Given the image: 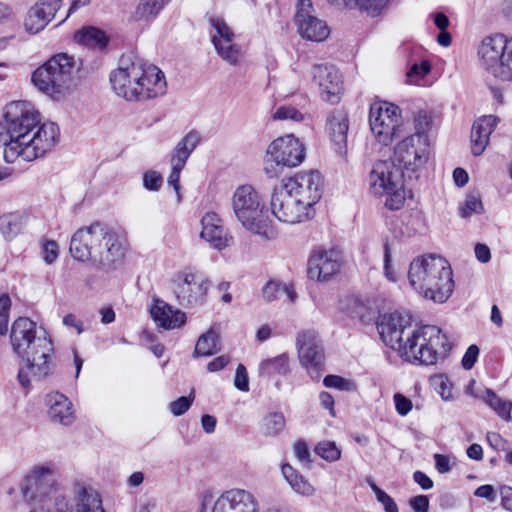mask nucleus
Listing matches in <instances>:
<instances>
[{"instance_id": "f257e3e1", "label": "nucleus", "mask_w": 512, "mask_h": 512, "mask_svg": "<svg viewBox=\"0 0 512 512\" xmlns=\"http://www.w3.org/2000/svg\"><path fill=\"white\" fill-rule=\"evenodd\" d=\"M59 127L54 122L41 123V115L27 101H13L6 105L0 122V147L7 163L19 157L33 161L44 156L58 142Z\"/></svg>"}, {"instance_id": "f03ea898", "label": "nucleus", "mask_w": 512, "mask_h": 512, "mask_svg": "<svg viewBox=\"0 0 512 512\" xmlns=\"http://www.w3.org/2000/svg\"><path fill=\"white\" fill-rule=\"evenodd\" d=\"M377 330L386 346L397 350L411 363L435 364L451 349L447 335L440 328L433 325L415 328L411 317L399 312L381 315Z\"/></svg>"}, {"instance_id": "7ed1b4c3", "label": "nucleus", "mask_w": 512, "mask_h": 512, "mask_svg": "<svg viewBox=\"0 0 512 512\" xmlns=\"http://www.w3.org/2000/svg\"><path fill=\"white\" fill-rule=\"evenodd\" d=\"M10 343L13 352L25 362L18 372L19 383L24 388L31 385V377L42 380L53 368V343L46 331L27 317L17 318L11 327Z\"/></svg>"}, {"instance_id": "20e7f679", "label": "nucleus", "mask_w": 512, "mask_h": 512, "mask_svg": "<svg viewBox=\"0 0 512 512\" xmlns=\"http://www.w3.org/2000/svg\"><path fill=\"white\" fill-rule=\"evenodd\" d=\"M125 243V238L113 227L95 222L73 234L69 250L75 260H90L98 269L108 272L122 262Z\"/></svg>"}, {"instance_id": "39448f33", "label": "nucleus", "mask_w": 512, "mask_h": 512, "mask_svg": "<svg viewBox=\"0 0 512 512\" xmlns=\"http://www.w3.org/2000/svg\"><path fill=\"white\" fill-rule=\"evenodd\" d=\"M113 91L127 101H146L166 91L164 73L134 53L122 55L117 69L110 73Z\"/></svg>"}, {"instance_id": "423d86ee", "label": "nucleus", "mask_w": 512, "mask_h": 512, "mask_svg": "<svg viewBox=\"0 0 512 512\" xmlns=\"http://www.w3.org/2000/svg\"><path fill=\"white\" fill-rule=\"evenodd\" d=\"M21 491L32 505L29 512H75L73 503L57 482L56 471L50 466L33 467L23 480Z\"/></svg>"}, {"instance_id": "0eeeda50", "label": "nucleus", "mask_w": 512, "mask_h": 512, "mask_svg": "<svg viewBox=\"0 0 512 512\" xmlns=\"http://www.w3.org/2000/svg\"><path fill=\"white\" fill-rule=\"evenodd\" d=\"M370 190L375 196H386L384 205L390 210L400 209L405 202L404 172L395 161H377L369 175Z\"/></svg>"}, {"instance_id": "6e6552de", "label": "nucleus", "mask_w": 512, "mask_h": 512, "mask_svg": "<svg viewBox=\"0 0 512 512\" xmlns=\"http://www.w3.org/2000/svg\"><path fill=\"white\" fill-rule=\"evenodd\" d=\"M75 67L74 57L56 54L33 72L32 82L47 95L61 94L68 88Z\"/></svg>"}, {"instance_id": "1a4fd4ad", "label": "nucleus", "mask_w": 512, "mask_h": 512, "mask_svg": "<svg viewBox=\"0 0 512 512\" xmlns=\"http://www.w3.org/2000/svg\"><path fill=\"white\" fill-rule=\"evenodd\" d=\"M232 207L236 218L247 230L260 235L266 233L269 220L260 196L252 186L242 185L235 190Z\"/></svg>"}, {"instance_id": "9d476101", "label": "nucleus", "mask_w": 512, "mask_h": 512, "mask_svg": "<svg viewBox=\"0 0 512 512\" xmlns=\"http://www.w3.org/2000/svg\"><path fill=\"white\" fill-rule=\"evenodd\" d=\"M305 159L303 144L293 135L279 137L272 141L264 157V172L269 178L279 177L285 167L300 165Z\"/></svg>"}, {"instance_id": "9b49d317", "label": "nucleus", "mask_w": 512, "mask_h": 512, "mask_svg": "<svg viewBox=\"0 0 512 512\" xmlns=\"http://www.w3.org/2000/svg\"><path fill=\"white\" fill-rule=\"evenodd\" d=\"M210 285L208 278L190 268L177 272L170 280L176 301L183 307L202 305L206 301Z\"/></svg>"}, {"instance_id": "f8f14e48", "label": "nucleus", "mask_w": 512, "mask_h": 512, "mask_svg": "<svg viewBox=\"0 0 512 512\" xmlns=\"http://www.w3.org/2000/svg\"><path fill=\"white\" fill-rule=\"evenodd\" d=\"M369 123L378 142L386 146L402 132L401 110L388 102L374 104L370 108Z\"/></svg>"}, {"instance_id": "ddd939ff", "label": "nucleus", "mask_w": 512, "mask_h": 512, "mask_svg": "<svg viewBox=\"0 0 512 512\" xmlns=\"http://www.w3.org/2000/svg\"><path fill=\"white\" fill-rule=\"evenodd\" d=\"M429 156L428 136L410 135L397 144L391 160L395 161L403 172L415 173L424 167Z\"/></svg>"}, {"instance_id": "4468645a", "label": "nucleus", "mask_w": 512, "mask_h": 512, "mask_svg": "<svg viewBox=\"0 0 512 512\" xmlns=\"http://www.w3.org/2000/svg\"><path fill=\"white\" fill-rule=\"evenodd\" d=\"M272 214L281 222L296 224L313 217L314 211L305 207L303 202L282 184L275 187L270 200Z\"/></svg>"}, {"instance_id": "2eb2a0df", "label": "nucleus", "mask_w": 512, "mask_h": 512, "mask_svg": "<svg viewBox=\"0 0 512 512\" xmlns=\"http://www.w3.org/2000/svg\"><path fill=\"white\" fill-rule=\"evenodd\" d=\"M296 347L301 365L312 380L318 381L324 372V348L321 339L313 330L297 335Z\"/></svg>"}, {"instance_id": "dca6fc26", "label": "nucleus", "mask_w": 512, "mask_h": 512, "mask_svg": "<svg viewBox=\"0 0 512 512\" xmlns=\"http://www.w3.org/2000/svg\"><path fill=\"white\" fill-rule=\"evenodd\" d=\"M430 269L432 274L427 280V285L417 293L435 303H444L451 296L454 289L452 269L441 257L432 263Z\"/></svg>"}, {"instance_id": "f3484780", "label": "nucleus", "mask_w": 512, "mask_h": 512, "mask_svg": "<svg viewBox=\"0 0 512 512\" xmlns=\"http://www.w3.org/2000/svg\"><path fill=\"white\" fill-rule=\"evenodd\" d=\"M281 184L301 200L309 210H313V206L322 197L323 180L318 171L298 174Z\"/></svg>"}, {"instance_id": "a211bd4d", "label": "nucleus", "mask_w": 512, "mask_h": 512, "mask_svg": "<svg viewBox=\"0 0 512 512\" xmlns=\"http://www.w3.org/2000/svg\"><path fill=\"white\" fill-rule=\"evenodd\" d=\"M342 266L341 252L336 249L314 252L308 261V276L318 281H328Z\"/></svg>"}, {"instance_id": "6ab92c4d", "label": "nucleus", "mask_w": 512, "mask_h": 512, "mask_svg": "<svg viewBox=\"0 0 512 512\" xmlns=\"http://www.w3.org/2000/svg\"><path fill=\"white\" fill-rule=\"evenodd\" d=\"M314 82L319 86L322 98L332 104L337 103L343 90V82L338 69L332 64H316L312 68Z\"/></svg>"}, {"instance_id": "aec40b11", "label": "nucleus", "mask_w": 512, "mask_h": 512, "mask_svg": "<svg viewBox=\"0 0 512 512\" xmlns=\"http://www.w3.org/2000/svg\"><path fill=\"white\" fill-rule=\"evenodd\" d=\"M509 39L503 34L486 36L478 48L480 65L494 77Z\"/></svg>"}, {"instance_id": "412c9836", "label": "nucleus", "mask_w": 512, "mask_h": 512, "mask_svg": "<svg viewBox=\"0 0 512 512\" xmlns=\"http://www.w3.org/2000/svg\"><path fill=\"white\" fill-rule=\"evenodd\" d=\"M212 512H259V509L257 500L250 492L233 489L216 500Z\"/></svg>"}, {"instance_id": "4be33fe9", "label": "nucleus", "mask_w": 512, "mask_h": 512, "mask_svg": "<svg viewBox=\"0 0 512 512\" xmlns=\"http://www.w3.org/2000/svg\"><path fill=\"white\" fill-rule=\"evenodd\" d=\"M202 230L200 237L211 247L223 250L230 246L232 236L222 225V220L215 212H207L201 219Z\"/></svg>"}, {"instance_id": "5701e85b", "label": "nucleus", "mask_w": 512, "mask_h": 512, "mask_svg": "<svg viewBox=\"0 0 512 512\" xmlns=\"http://www.w3.org/2000/svg\"><path fill=\"white\" fill-rule=\"evenodd\" d=\"M62 0H40L28 11L25 18L26 31L36 34L43 30L61 7Z\"/></svg>"}, {"instance_id": "b1692460", "label": "nucleus", "mask_w": 512, "mask_h": 512, "mask_svg": "<svg viewBox=\"0 0 512 512\" xmlns=\"http://www.w3.org/2000/svg\"><path fill=\"white\" fill-rule=\"evenodd\" d=\"M150 314L155 323L165 330L180 328L187 320L185 312L179 309H174L164 300L158 298L153 299Z\"/></svg>"}, {"instance_id": "393cba45", "label": "nucleus", "mask_w": 512, "mask_h": 512, "mask_svg": "<svg viewBox=\"0 0 512 512\" xmlns=\"http://www.w3.org/2000/svg\"><path fill=\"white\" fill-rule=\"evenodd\" d=\"M326 129L335 152L345 157L347 154V138L349 129L348 116L342 111H335L327 118Z\"/></svg>"}, {"instance_id": "a878e982", "label": "nucleus", "mask_w": 512, "mask_h": 512, "mask_svg": "<svg viewBox=\"0 0 512 512\" xmlns=\"http://www.w3.org/2000/svg\"><path fill=\"white\" fill-rule=\"evenodd\" d=\"M498 122L499 118L494 115H484L474 122L471 130V152L474 156L485 151Z\"/></svg>"}, {"instance_id": "bb28decb", "label": "nucleus", "mask_w": 512, "mask_h": 512, "mask_svg": "<svg viewBox=\"0 0 512 512\" xmlns=\"http://www.w3.org/2000/svg\"><path fill=\"white\" fill-rule=\"evenodd\" d=\"M48 404L50 406L48 414L54 422L68 426L75 421L73 404L64 394L49 395Z\"/></svg>"}, {"instance_id": "cd10ccee", "label": "nucleus", "mask_w": 512, "mask_h": 512, "mask_svg": "<svg viewBox=\"0 0 512 512\" xmlns=\"http://www.w3.org/2000/svg\"><path fill=\"white\" fill-rule=\"evenodd\" d=\"M440 257H435L433 255H429L427 257H417L410 263L409 271H408V279L411 287L418 292L419 290H423L425 285H427V280L431 276L432 263L436 262V259Z\"/></svg>"}, {"instance_id": "c85d7f7f", "label": "nucleus", "mask_w": 512, "mask_h": 512, "mask_svg": "<svg viewBox=\"0 0 512 512\" xmlns=\"http://www.w3.org/2000/svg\"><path fill=\"white\" fill-rule=\"evenodd\" d=\"M201 141V136L196 130L189 131L175 146L171 155V166L183 168Z\"/></svg>"}, {"instance_id": "c756f323", "label": "nucleus", "mask_w": 512, "mask_h": 512, "mask_svg": "<svg viewBox=\"0 0 512 512\" xmlns=\"http://www.w3.org/2000/svg\"><path fill=\"white\" fill-rule=\"evenodd\" d=\"M300 35L310 41L320 42L329 35V28L325 22L311 15L295 23Z\"/></svg>"}, {"instance_id": "7c9ffc66", "label": "nucleus", "mask_w": 512, "mask_h": 512, "mask_svg": "<svg viewBox=\"0 0 512 512\" xmlns=\"http://www.w3.org/2000/svg\"><path fill=\"white\" fill-rule=\"evenodd\" d=\"M74 39L81 45L93 49H104L108 44L105 32L94 26H86L75 33Z\"/></svg>"}, {"instance_id": "2f4dec72", "label": "nucleus", "mask_w": 512, "mask_h": 512, "mask_svg": "<svg viewBox=\"0 0 512 512\" xmlns=\"http://www.w3.org/2000/svg\"><path fill=\"white\" fill-rule=\"evenodd\" d=\"M390 0H331L333 5L349 9L357 8L371 17L379 16Z\"/></svg>"}, {"instance_id": "473e14b6", "label": "nucleus", "mask_w": 512, "mask_h": 512, "mask_svg": "<svg viewBox=\"0 0 512 512\" xmlns=\"http://www.w3.org/2000/svg\"><path fill=\"white\" fill-rule=\"evenodd\" d=\"M281 471L295 493L305 497L314 495L315 488L313 485L290 464L282 465Z\"/></svg>"}, {"instance_id": "72a5a7b5", "label": "nucleus", "mask_w": 512, "mask_h": 512, "mask_svg": "<svg viewBox=\"0 0 512 512\" xmlns=\"http://www.w3.org/2000/svg\"><path fill=\"white\" fill-rule=\"evenodd\" d=\"M219 341V333L212 328L209 329L198 338L193 352V357H209L218 353L221 350Z\"/></svg>"}, {"instance_id": "f704fd0d", "label": "nucleus", "mask_w": 512, "mask_h": 512, "mask_svg": "<svg viewBox=\"0 0 512 512\" xmlns=\"http://www.w3.org/2000/svg\"><path fill=\"white\" fill-rule=\"evenodd\" d=\"M259 375L270 378L274 375L285 376L289 373V357L283 353L273 358H268L259 364Z\"/></svg>"}, {"instance_id": "c9c22d12", "label": "nucleus", "mask_w": 512, "mask_h": 512, "mask_svg": "<svg viewBox=\"0 0 512 512\" xmlns=\"http://www.w3.org/2000/svg\"><path fill=\"white\" fill-rule=\"evenodd\" d=\"M495 413L504 421L510 422L512 420V402L501 399L496 393L486 388L484 395H478Z\"/></svg>"}, {"instance_id": "e433bc0d", "label": "nucleus", "mask_w": 512, "mask_h": 512, "mask_svg": "<svg viewBox=\"0 0 512 512\" xmlns=\"http://www.w3.org/2000/svg\"><path fill=\"white\" fill-rule=\"evenodd\" d=\"M77 497V511L75 512H105L101 497L96 491L81 487Z\"/></svg>"}, {"instance_id": "4c0bfd02", "label": "nucleus", "mask_w": 512, "mask_h": 512, "mask_svg": "<svg viewBox=\"0 0 512 512\" xmlns=\"http://www.w3.org/2000/svg\"><path fill=\"white\" fill-rule=\"evenodd\" d=\"M212 43L218 55L230 65L236 66L239 64L242 57V51L239 45L234 44L233 41H218L216 36H212Z\"/></svg>"}, {"instance_id": "58836bf2", "label": "nucleus", "mask_w": 512, "mask_h": 512, "mask_svg": "<svg viewBox=\"0 0 512 512\" xmlns=\"http://www.w3.org/2000/svg\"><path fill=\"white\" fill-rule=\"evenodd\" d=\"M285 417L281 412H270L261 422V431L266 436H276L285 428Z\"/></svg>"}, {"instance_id": "ea45409f", "label": "nucleus", "mask_w": 512, "mask_h": 512, "mask_svg": "<svg viewBox=\"0 0 512 512\" xmlns=\"http://www.w3.org/2000/svg\"><path fill=\"white\" fill-rule=\"evenodd\" d=\"M169 0H141L136 7L134 17L136 20L155 17Z\"/></svg>"}, {"instance_id": "a19ab883", "label": "nucleus", "mask_w": 512, "mask_h": 512, "mask_svg": "<svg viewBox=\"0 0 512 512\" xmlns=\"http://www.w3.org/2000/svg\"><path fill=\"white\" fill-rule=\"evenodd\" d=\"M22 216L7 214L0 217V232L6 239L15 237L22 229Z\"/></svg>"}, {"instance_id": "79ce46f5", "label": "nucleus", "mask_w": 512, "mask_h": 512, "mask_svg": "<svg viewBox=\"0 0 512 512\" xmlns=\"http://www.w3.org/2000/svg\"><path fill=\"white\" fill-rule=\"evenodd\" d=\"M495 77L502 81H512V38L507 42Z\"/></svg>"}, {"instance_id": "37998d69", "label": "nucleus", "mask_w": 512, "mask_h": 512, "mask_svg": "<svg viewBox=\"0 0 512 512\" xmlns=\"http://www.w3.org/2000/svg\"><path fill=\"white\" fill-rule=\"evenodd\" d=\"M315 452L324 460L329 462H334L338 460L341 456L340 449L336 446L334 442L331 441H323L317 444L315 447Z\"/></svg>"}, {"instance_id": "c03bdc74", "label": "nucleus", "mask_w": 512, "mask_h": 512, "mask_svg": "<svg viewBox=\"0 0 512 512\" xmlns=\"http://www.w3.org/2000/svg\"><path fill=\"white\" fill-rule=\"evenodd\" d=\"M483 211L484 207L480 197L475 194H468L464 206L460 209V215L466 218L474 213L481 214Z\"/></svg>"}, {"instance_id": "a18cd8bd", "label": "nucleus", "mask_w": 512, "mask_h": 512, "mask_svg": "<svg viewBox=\"0 0 512 512\" xmlns=\"http://www.w3.org/2000/svg\"><path fill=\"white\" fill-rule=\"evenodd\" d=\"M212 27L216 30L218 41H233L234 33L226 22L219 17L210 18Z\"/></svg>"}, {"instance_id": "49530a36", "label": "nucleus", "mask_w": 512, "mask_h": 512, "mask_svg": "<svg viewBox=\"0 0 512 512\" xmlns=\"http://www.w3.org/2000/svg\"><path fill=\"white\" fill-rule=\"evenodd\" d=\"M194 400V392L189 396H181L170 403V411L175 416L183 415L191 407Z\"/></svg>"}, {"instance_id": "de8ad7c7", "label": "nucleus", "mask_w": 512, "mask_h": 512, "mask_svg": "<svg viewBox=\"0 0 512 512\" xmlns=\"http://www.w3.org/2000/svg\"><path fill=\"white\" fill-rule=\"evenodd\" d=\"M431 123L430 115L426 111H419L414 117L415 133L413 135L427 136L426 132Z\"/></svg>"}, {"instance_id": "09e8293b", "label": "nucleus", "mask_w": 512, "mask_h": 512, "mask_svg": "<svg viewBox=\"0 0 512 512\" xmlns=\"http://www.w3.org/2000/svg\"><path fill=\"white\" fill-rule=\"evenodd\" d=\"M163 183V178L161 174L157 171L150 170L144 173L143 175V186L145 189L149 191H158L160 190Z\"/></svg>"}, {"instance_id": "8fccbe9b", "label": "nucleus", "mask_w": 512, "mask_h": 512, "mask_svg": "<svg viewBox=\"0 0 512 512\" xmlns=\"http://www.w3.org/2000/svg\"><path fill=\"white\" fill-rule=\"evenodd\" d=\"M431 70V64L428 60H423L420 63H414L407 72V77L410 81H416L426 76Z\"/></svg>"}, {"instance_id": "3c124183", "label": "nucleus", "mask_w": 512, "mask_h": 512, "mask_svg": "<svg viewBox=\"0 0 512 512\" xmlns=\"http://www.w3.org/2000/svg\"><path fill=\"white\" fill-rule=\"evenodd\" d=\"M273 118L278 120L290 119L299 122L303 120V114L294 107L282 106L276 110Z\"/></svg>"}, {"instance_id": "603ef678", "label": "nucleus", "mask_w": 512, "mask_h": 512, "mask_svg": "<svg viewBox=\"0 0 512 512\" xmlns=\"http://www.w3.org/2000/svg\"><path fill=\"white\" fill-rule=\"evenodd\" d=\"M234 386L242 392L249 391L248 373L243 364H239L236 368Z\"/></svg>"}, {"instance_id": "864d4df0", "label": "nucleus", "mask_w": 512, "mask_h": 512, "mask_svg": "<svg viewBox=\"0 0 512 512\" xmlns=\"http://www.w3.org/2000/svg\"><path fill=\"white\" fill-rule=\"evenodd\" d=\"M314 9L311 0H297L296 2V13L294 16L295 23L299 20L313 15Z\"/></svg>"}, {"instance_id": "5fc2aeb1", "label": "nucleus", "mask_w": 512, "mask_h": 512, "mask_svg": "<svg viewBox=\"0 0 512 512\" xmlns=\"http://www.w3.org/2000/svg\"><path fill=\"white\" fill-rule=\"evenodd\" d=\"M323 384L327 388H335L341 391L348 390L350 387V381L338 375L325 376Z\"/></svg>"}, {"instance_id": "6e6d98bb", "label": "nucleus", "mask_w": 512, "mask_h": 512, "mask_svg": "<svg viewBox=\"0 0 512 512\" xmlns=\"http://www.w3.org/2000/svg\"><path fill=\"white\" fill-rule=\"evenodd\" d=\"M283 285L274 281L267 282L262 289L264 299L268 302L275 300L281 295Z\"/></svg>"}, {"instance_id": "4d7b16f0", "label": "nucleus", "mask_w": 512, "mask_h": 512, "mask_svg": "<svg viewBox=\"0 0 512 512\" xmlns=\"http://www.w3.org/2000/svg\"><path fill=\"white\" fill-rule=\"evenodd\" d=\"M478 356H479L478 346L475 344L470 345L462 358V361H461L462 367L465 370L472 369V367L474 366V364L476 363V361L478 359Z\"/></svg>"}, {"instance_id": "13d9d810", "label": "nucleus", "mask_w": 512, "mask_h": 512, "mask_svg": "<svg viewBox=\"0 0 512 512\" xmlns=\"http://www.w3.org/2000/svg\"><path fill=\"white\" fill-rule=\"evenodd\" d=\"M394 403L396 411L401 416H406L412 409V402L401 393L394 394Z\"/></svg>"}, {"instance_id": "bf43d9fd", "label": "nucleus", "mask_w": 512, "mask_h": 512, "mask_svg": "<svg viewBox=\"0 0 512 512\" xmlns=\"http://www.w3.org/2000/svg\"><path fill=\"white\" fill-rule=\"evenodd\" d=\"M43 259L45 263L52 264L58 258V245L55 241L49 240L42 247Z\"/></svg>"}, {"instance_id": "052dcab7", "label": "nucleus", "mask_w": 512, "mask_h": 512, "mask_svg": "<svg viewBox=\"0 0 512 512\" xmlns=\"http://www.w3.org/2000/svg\"><path fill=\"white\" fill-rule=\"evenodd\" d=\"M410 507L414 512H428L429 498L426 495H417L409 500Z\"/></svg>"}, {"instance_id": "680f3d73", "label": "nucleus", "mask_w": 512, "mask_h": 512, "mask_svg": "<svg viewBox=\"0 0 512 512\" xmlns=\"http://www.w3.org/2000/svg\"><path fill=\"white\" fill-rule=\"evenodd\" d=\"M487 442L496 451H505L507 441L497 432H488L486 435Z\"/></svg>"}, {"instance_id": "e2e57ef3", "label": "nucleus", "mask_w": 512, "mask_h": 512, "mask_svg": "<svg viewBox=\"0 0 512 512\" xmlns=\"http://www.w3.org/2000/svg\"><path fill=\"white\" fill-rule=\"evenodd\" d=\"M499 494L501 497L502 508L512 512V487L508 485L500 486Z\"/></svg>"}, {"instance_id": "0e129e2a", "label": "nucleus", "mask_w": 512, "mask_h": 512, "mask_svg": "<svg viewBox=\"0 0 512 512\" xmlns=\"http://www.w3.org/2000/svg\"><path fill=\"white\" fill-rule=\"evenodd\" d=\"M183 170V168L172 166L171 173L168 177V184L174 188L177 194V201H181V194H180V173Z\"/></svg>"}, {"instance_id": "69168bd1", "label": "nucleus", "mask_w": 512, "mask_h": 512, "mask_svg": "<svg viewBox=\"0 0 512 512\" xmlns=\"http://www.w3.org/2000/svg\"><path fill=\"white\" fill-rule=\"evenodd\" d=\"M474 495L479 498H484L489 502H494L496 500V493L494 487L489 484L479 486L474 491Z\"/></svg>"}, {"instance_id": "338daca9", "label": "nucleus", "mask_w": 512, "mask_h": 512, "mask_svg": "<svg viewBox=\"0 0 512 512\" xmlns=\"http://www.w3.org/2000/svg\"><path fill=\"white\" fill-rule=\"evenodd\" d=\"M294 453L300 462L308 463L310 461L309 448L304 441L296 442L294 445Z\"/></svg>"}, {"instance_id": "774afa93", "label": "nucleus", "mask_w": 512, "mask_h": 512, "mask_svg": "<svg viewBox=\"0 0 512 512\" xmlns=\"http://www.w3.org/2000/svg\"><path fill=\"white\" fill-rule=\"evenodd\" d=\"M377 500L383 505L385 512H399L397 504L386 492L378 493Z\"/></svg>"}]
</instances>
